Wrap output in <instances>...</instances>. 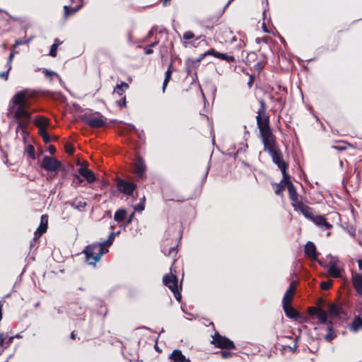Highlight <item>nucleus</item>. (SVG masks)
Wrapping results in <instances>:
<instances>
[{"instance_id":"obj_1","label":"nucleus","mask_w":362,"mask_h":362,"mask_svg":"<svg viewBox=\"0 0 362 362\" xmlns=\"http://www.w3.org/2000/svg\"><path fill=\"white\" fill-rule=\"evenodd\" d=\"M35 95L33 91L24 89L16 93L11 98L8 105V114L13 117L17 124L16 132L19 134L24 142L28 136L27 127L31 119V114L28 111L30 99Z\"/></svg>"},{"instance_id":"obj_2","label":"nucleus","mask_w":362,"mask_h":362,"mask_svg":"<svg viewBox=\"0 0 362 362\" xmlns=\"http://www.w3.org/2000/svg\"><path fill=\"white\" fill-rule=\"evenodd\" d=\"M115 235L114 232H111L105 241L93 243L86 247L83 252L86 255V261L88 264L95 265L100 259L102 255L108 252L105 247H109L112 244Z\"/></svg>"},{"instance_id":"obj_3","label":"nucleus","mask_w":362,"mask_h":362,"mask_svg":"<svg viewBox=\"0 0 362 362\" xmlns=\"http://www.w3.org/2000/svg\"><path fill=\"white\" fill-rule=\"evenodd\" d=\"M207 55H213L215 57L220 59L221 60L226 61L227 62H235V57L233 55H228L226 53H221L218 51H216L214 49H211L210 50L202 54L199 57L195 59H188L186 62V71L188 74H191L193 71H194L197 67L199 66V62Z\"/></svg>"},{"instance_id":"obj_4","label":"nucleus","mask_w":362,"mask_h":362,"mask_svg":"<svg viewBox=\"0 0 362 362\" xmlns=\"http://www.w3.org/2000/svg\"><path fill=\"white\" fill-rule=\"evenodd\" d=\"M260 107L257 112L256 117L257 127L259 129V132L272 129L269 126V119L266 114V103L263 99L259 100Z\"/></svg>"},{"instance_id":"obj_5","label":"nucleus","mask_w":362,"mask_h":362,"mask_svg":"<svg viewBox=\"0 0 362 362\" xmlns=\"http://www.w3.org/2000/svg\"><path fill=\"white\" fill-rule=\"evenodd\" d=\"M81 120L92 128H100L105 125L106 119L99 112L81 115Z\"/></svg>"},{"instance_id":"obj_6","label":"nucleus","mask_w":362,"mask_h":362,"mask_svg":"<svg viewBox=\"0 0 362 362\" xmlns=\"http://www.w3.org/2000/svg\"><path fill=\"white\" fill-rule=\"evenodd\" d=\"M163 284L169 288L174 293V296L177 301H180L182 298L181 293L178 291L177 278L175 274H166L163 279Z\"/></svg>"},{"instance_id":"obj_7","label":"nucleus","mask_w":362,"mask_h":362,"mask_svg":"<svg viewBox=\"0 0 362 362\" xmlns=\"http://www.w3.org/2000/svg\"><path fill=\"white\" fill-rule=\"evenodd\" d=\"M211 344L216 347L225 349H235L234 343L226 337L221 336L218 332H216L212 337Z\"/></svg>"},{"instance_id":"obj_8","label":"nucleus","mask_w":362,"mask_h":362,"mask_svg":"<svg viewBox=\"0 0 362 362\" xmlns=\"http://www.w3.org/2000/svg\"><path fill=\"white\" fill-rule=\"evenodd\" d=\"M262 142L264 146V151L275 148L279 146L276 142V138L273 134L272 129H268L264 132H259Z\"/></svg>"},{"instance_id":"obj_9","label":"nucleus","mask_w":362,"mask_h":362,"mask_svg":"<svg viewBox=\"0 0 362 362\" xmlns=\"http://www.w3.org/2000/svg\"><path fill=\"white\" fill-rule=\"evenodd\" d=\"M40 166L47 171L54 172L62 167V163L54 157L45 156Z\"/></svg>"},{"instance_id":"obj_10","label":"nucleus","mask_w":362,"mask_h":362,"mask_svg":"<svg viewBox=\"0 0 362 362\" xmlns=\"http://www.w3.org/2000/svg\"><path fill=\"white\" fill-rule=\"evenodd\" d=\"M266 152L270 155L273 163L276 165L279 168L288 164L284 159V155L279 146L269 149Z\"/></svg>"},{"instance_id":"obj_11","label":"nucleus","mask_w":362,"mask_h":362,"mask_svg":"<svg viewBox=\"0 0 362 362\" xmlns=\"http://www.w3.org/2000/svg\"><path fill=\"white\" fill-rule=\"evenodd\" d=\"M117 189L122 194L129 196L132 195L136 189V185L134 182L124 179H119L117 182Z\"/></svg>"},{"instance_id":"obj_12","label":"nucleus","mask_w":362,"mask_h":362,"mask_svg":"<svg viewBox=\"0 0 362 362\" xmlns=\"http://www.w3.org/2000/svg\"><path fill=\"white\" fill-rule=\"evenodd\" d=\"M310 315L316 316L318 320V324L328 325L327 313L321 308L312 307L309 309Z\"/></svg>"},{"instance_id":"obj_13","label":"nucleus","mask_w":362,"mask_h":362,"mask_svg":"<svg viewBox=\"0 0 362 362\" xmlns=\"http://www.w3.org/2000/svg\"><path fill=\"white\" fill-rule=\"evenodd\" d=\"M146 171V167L144 160L142 158L139 157L134 164V173L138 179H144L145 177V173Z\"/></svg>"},{"instance_id":"obj_14","label":"nucleus","mask_w":362,"mask_h":362,"mask_svg":"<svg viewBox=\"0 0 362 362\" xmlns=\"http://www.w3.org/2000/svg\"><path fill=\"white\" fill-rule=\"evenodd\" d=\"M312 221L322 230H329L332 228V225L328 223L326 218L322 215H315Z\"/></svg>"},{"instance_id":"obj_15","label":"nucleus","mask_w":362,"mask_h":362,"mask_svg":"<svg viewBox=\"0 0 362 362\" xmlns=\"http://www.w3.org/2000/svg\"><path fill=\"white\" fill-rule=\"evenodd\" d=\"M170 243V240L167 239L165 240L163 245L161 247V252L165 255V256H173L174 258L176 257L177 250V246L173 245L168 247Z\"/></svg>"},{"instance_id":"obj_16","label":"nucleus","mask_w":362,"mask_h":362,"mask_svg":"<svg viewBox=\"0 0 362 362\" xmlns=\"http://www.w3.org/2000/svg\"><path fill=\"white\" fill-rule=\"evenodd\" d=\"M305 255L312 259L317 260L318 254L316 251V247L313 242L308 241L304 248Z\"/></svg>"},{"instance_id":"obj_17","label":"nucleus","mask_w":362,"mask_h":362,"mask_svg":"<svg viewBox=\"0 0 362 362\" xmlns=\"http://www.w3.org/2000/svg\"><path fill=\"white\" fill-rule=\"evenodd\" d=\"M78 174L84 177L88 183H92L95 180L94 173L86 167H81L78 169Z\"/></svg>"},{"instance_id":"obj_18","label":"nucleus","mask_w":362,"mask_h":362,"mask_svg":"<svg viewBox=\"0 0 362 362\" xmlns=\"http://www.w3.org/2000/svg\"><path fill=\"white\" fill-rule=\"evenodd\" d=\"M48 225V216L46 214L41 216L40 224L36 230V236L40 237L47 231Z\"/></svg>"},{"instance_id":"obj_19","label":"nucleus","mask_w":362,"mask_h":362,"mask_svg":"<svg viewBox=\"0 0 362 362\" xmlns=\"http://www.w3.org/2000/svg\"><path fill=\"white\" fill-rule=\"evenodd\" d=\"M173 362H191L189 358L184 356L181 351L175 349L169 357Z\"/></svg>"},{"instance_id":"obj_20","label":"nucleus","mask_w":362,"mask_h":362,"mask_svg":"<svg viewBox=\"0 0 362 362\" xmlns=\"http://www.w3.org/2000/svg\"><path fill=\"white\" fill-rule=\"evenodd\" d=\"M353 284L357 293L362 295V274H355L352 277Z\"/></svg>"},{"instance_id":"obj_21","label":"nucleus","mask_w":362,"mask_h":362,"mask_svg":"<svg viewBox=\"0 0 362 362\" xmlns=\"http://www.w3.org/2000/svg\"><path fill=\"white\" fill-rule=\"evenodd\" d=\"M283 309L286 315L289 318H295L298 317V312L291 305V303H282Z\"/></svg>"},{"instance_id":"obj_22","label":"nucleus","mask_w":362,"mask_h":362,"mask_svg":"<svg viewBox=\"0 0 362 362\" xmlns=\"http://www.w3.org/2000/svg\"><path fill=\"white\" fill-rule=\"evenodd\" d=\"M341 272H342V269L337 267L335 262H329V274L332 276H333L334 278L341 277Z\"/></svg>"},{"instance_id":"obj_23","label":"nucleus","mask_w":362,"mask_h":362,"mask_svg":"<svg viewBox=\"0 0 362 362\" xmlns=\"http://www.w3.org/2000/svg\"><path fill=\"white\" fill-rule=\"evenodd\" d=\"M34 124L38 127L39 129L41 128L46 129L49 124V119L43 116H38L34 119Z\"/></svg>"},{"instance_id":"obj_24","label":"nucleus","mask_w":362,"mask_h":362,"mask_svg":"<svg viewBox=\"0 0 362 362\" xmlns=\"http://www.w3.org/2000/svg\"><path fill=\"white\" fill-rule=\"evenodd\" d=\"M298 212L301 213L305 218L310 221H313V217L315 216V215L313 213V209L308 206L304 205L302 208H300V209L298 210Z\"/></svg>"},{"instance_id":"obj_25","label":"nucleus","mask_w":362,"mask_h":362,"mask_svg":"<svg viewBox=\"0 0 362 362\" xmlns=\"http://www.w3.org/2000/svg\"><path fill=\"white\" fill-rule=\"evenodd\" d=\"M327 329V332L325 335L324 338L326 341H331L332 340L337 337V334L334 330L332 322L331 321H329Z\"/></svg>"},{"instance_id":"obj_26","label":"nucleus","mask_w":362,"mask_h":362,"mask_svg":"<svg viewBox=\"0 0 362 362\" xmlns=\"http://www.w3.org/2000/svg\"><path fill=\"white\" fill-rule=\"evenodd\" d=\"M362 328V319L360 316H356L350 325L349 329L353 332H357Z\"/></svg>"},{"instance_id":"obj_27","label":"nucleus","mask_w":362,"mask_h":362,"mask_svg":"<svg viewBox=\"0 0 362 362\" xmlns=\"http://www.w3.org/2000/svg\"><path fill=\"white\" fill-rule=\"evenodd\" d=\"M288 167V164H287L286 165H283L282 167L279 168V170H281V172L282 173V176H283L281 182H283V183L286 185V186L289 185L290 183H292L290 180V176L288 175V174L286 172Z\"/></svg>"},{"instance_id":"obj_28","label":"nucleus","mask_w":362,"mask_h":362,"mask_svg":"<svg viewBox=\"0 0 362 362\" xmlns=\"http://www.w3.org/2000/svg\"><path fill=\"white\" fill-rule=\"evenodd\" d=\"M82 5H78L75 7L71 8L69 6H64V16L66 18L69 16L75 13L78 10H80L82 8Z\"/></svg>"},{"instance_id":"obj_29","label":"nucleus","mask_w":362,"mask_h":362,"mask_svg":"<svg viewBox=\"0 0 362 362\" xmlns=\"http://www.w3.org/2000/svg\"><path fill=\"white\" fill-rule=\"evenodd\" d=\"M127 216V211L124 209H119L115 213L114 219L117 222H121L124 220Z\"/></svg>"},{"instance_id":"obj_30","label":"nucleus","mask_w":362,"mask_h":362,"mask_svg":"<svg viewBox=\"0 0 362 362\" xmlns=\"http://www.w3.org/2000/svg\"><path fill=\"white\" fill-rule=\"evenodd\" d=\"M290 199L291 201V205L296 211H298V210L304 206L298 196L290 198Z\"/></svg>"},{"instance_id":"obj_31","label":"nucleus","mask_w":362,"mask_h":362,"mask_svg":"<svg viewBox=\"0 0 362 362\" xmlns=\"http://www.w3.org/2000/svg\"><path fill=\"white\" fill-rule=\"evenodd\" d=\"M129 87L128 84L125 82H122L120 84H117L114 91L119 95L123 96L125 90Z\"/></svg>"},{"instance_id":"obj_32","label":"nucleus","mask_w":362,"mask_h":362,"mask_svg":"<svg viewBox=\"0 0 362 362\" xmlns=\"http://www.w3.org/2000/svg\"><path fill=\"white\" fill-rule=\"evenodd\" d=\"M171 66H172V65L170 64L168 69H167V71H165V79H164V81H163V87H162L163 93L165 92V88H166V87L168 86V82L170 80L171 76H172V71L170 69Z\"/></svg>"},{"instance_id":"obj_33","label":"nucleus","mask_w":362,"mask_h":362,"mask_svg":"<svg viewBox=\"0 0 362 362\" xmlns=\"http://www.w3.org/2000/svg\"><path fill=\"white\" fill-rule=\"evenodd\" d=\"M69 204L72 208L78 210H83L87 206V203L83 201H74L72 202H70Z\"/></svg>"},{"instance_id":"obj_34","label":"nucleus","mask_w":362,"mask_h":362,"mask_svg":"<svg viewBox=\"0 0 362 362\" xmlns=\"http://www.w3.org/2000/svg\"><path fill=\"white\" fill-rule=\"evenodd\" d=\"M275 105L278 106L280 111H282L286 105V98L279 96L275 99Z\"/></svg>"},{"instance_id":"obj_35","label":"nucleus","mask_w":362,"mask_h":362,"mask_svg":"<svg viewBox=\"0 0 362 362\" xmlns=\"http://www.w3.org/2000/svg\"><path fill=\"white\" fill-rule=\"evenodd\" d=\"M38 133L40 136L42 138V140L45 144H49L50 142L51 139L49 134H47L46 129L41 128L40 129L38 130Z\"/></svg>"},{"instance_id":"obj_36","label":"nucleus","mask_w":362,"mask_h":362,"mask_svg":"<svg viewBox=\"0 0 362 362\" xmlns=\"http://www.w3.org/2000/svg\"><path fill=\"white\" fill-rule=\"evenodd\" d=\"M25 153L33 160L35 159V148L33 145L28 144L25 148Z\"/></svg>"},{"instance_id":"obj_37","label":"nucleus","mask_w":362,"mask_h":362,"mask_svg":"<svg viewBox=\"0 0 362 362\" xmlns=\"http://www.w3.org/2000/svg\"><path fill=\"white\" fill-rule=\"evenodd\" d=\"M286 187H287L286 185L284 184L283 182L273 185V188L277 195H281Z\"/></svg>"},{"instance_id":"obj_38","label":"nucleus","mask_w":362,"mask_h":362,"mask_svg":"<svg viewBox=\"0 0 362 362\" xmlns=\"http://www.w3.org/2000/svg\"><path fill=\"white\" fill-rule=\"evenodd\" d=\"M145 196H143V197L140 198L139 204L134 205L133 208L136 211H142L145 209Z\"/></svg>"},{"instance_id":"obj_39","label":"nucleus","mask_w":362,"mask_h":362,"mask_svg":"<svg viewBox=\"0 0 362 362\" xmlns=\"http://www.w3.org/2000/svg\"><path fill=\"white\" fill-rule=\"evenodd\" d=\"M293 299V291H291V288H288L284 296L282 303H291Z\"/></svg>"},{"instance_id":"obj_40","label":"nucleus","mask_w":362,"mask_h":362,"mask_svg":"<svg viewBox=\"0 0 362 362\" xmlns=\"http://www.w3.org/2000/svg\"><path fill=\"white\" fill-rule=\"evenodd\" d=\"M287 188L289 194V198H293L298 196L296 192V189L293 185V183H290V185L287 186Z\"/></svg>"},{"instance_id":"obj_41","label":"nucleus","mask_w":362,"mask_h":362,"mask_svg":"<svg viewBox=\"0 0 362 362\" xmlns=\"http://www.w3.org/2000/svg\"><path fill=\"white\" fill-rule=\"evenodd\" d=\"M329 312L333 315H338L340 313V308L335 304H331L329 307Z\"/></svg>"},{"instance_id":"obj_42","label":"nucleus","mask_w":362,"mask_h":362,"mask_svg":"<svg viewBox=\"0 0 362 362\" xmlns=\"http://www.w3.org/2000/svg\"><path fill=\"white\" fill-rule=\"evenodd\" d=\"M57 48H58L57 44V45L52 44L51 45L50 50H49V55L51 57H55L57 56Z\"/></svg>"},{"instance_id":"obj_43","label":"nucleus","mask_w":362,"mask_h":362,"mask_svg":"<svg viewBox=\"0 0 362 362\" xmlns=\"http://www.w3.org/2000/svg\"><path fill=\"white\" fill-rule=\"evenodd\" d=\"M28 45L29 44V40H26V39L25 38H21V39H18L16 41L15 44H14V47H16L19 45Z\"/></svg>"},{"instance_id":"obj_44","label":"nucleus","mask_w":362,"mask_h":362,"mask_svg":"<svg viewBox=\"0 0 362 362\" xmlns=\"http://www.w3.org/2000/svg\"><path fill=\"white\" fill-rule=\"evenodd\" d=\"M65 151L68 154L72 155L74 152V148L71 144H66Z\"/></svg>"},{"instance_id":"obj_45","label":"nucleus","mask_w":362,"mask_h":362,"mask_svg":"<svg viewBox=\"0 0 362 362\" xmlns=\"http://www.w3.org/2000/svg\"><path fill=\"white\" fill-rule=\"evenodd\" d=\"M7 338V333H0V346H3L6 344V340Z\"/></svg>"},{"instance_id":"obj_46","label":"nucleus","mask_w":362,"mask_h":362,"mask_svg":"<svg viewBox=\"0 0 362 362\" xmlns=\"http://www.w3.org/2000/svg\"><path fill=\"white\" fill-rule=\"evenodd\" d=\"M194 35L192 31H187L183 34V38L186 40L194 38Z\"/></svg>"},{"instance_id":"obj_47","label":"nucleus","mask_w":362,"mask_h":362,"mask_svg":"<svg viewBox=\"0 0 362 362\" xmlns=\"http://www.w3.org/2000/svg\"><path fill=\"white\" fill-rule=\"evenodd\" d=\"M332 286L330 281H322L320 284V287L323 290H328Z\"/></svg>"},{"instance_id":"obj_48","label":"nucleus","mask_w":362,"mask_h":362,"mask_svg":"<svg viewBox=\"0 0 362 362\" xmlns=\"http://www.w3.org/2000/svg\"><path fill=\"white\" fill-rule=\"evenodd\" d=\"M11 69H8V66H7V70L0 73V78L7 81L8 78V73Z\"/></svg>"},{"instance_id":"obj_49","label":"nucleus","mask_w":362,"mask_h":362,"mask_svg":"<svg viewBox=\"0 0 362 362\" xmlns=\"http://www.w3.org/2000/svg\"><path fill=\"white\" fill-rule=\"evenodd\" d=\"M117 105L119 107H123L126 106V97L125 96H122V98L119 100L117 101Z\"/></svg>"},{"instance_id":"obj_50","label":"nucleus","mask_w":362,"mask_h":362,"mask_svg":"<svg viewBox=\"0 0 362 362\" xmlns=\"http://www.w3.org/2000/svg\"><path fill=\"white\" fill-rule=\"evenodd\" d=\"M298 337H296L294 339V344L293 346H289L290 350L294 353L298 348Z\"/></svg>"},{"instance_id":"obj_51","label":"nucleus","mask_w":362,"mask_h":362,"mask_svg":"<svg viewBox=\"0 0 362 362\" xmlns=\"http://www.w3.org/2000/svg\"><path fill=\"white\" fill-rule=\"evenodd\" d=\"M44 73L45 74V76H55L59 78V76L56 72L52 71L45 69Z\"/></svg>"},{"instance_id":"obj_52","label":"nucleus","mask_w":362,"mask_h":362,"mask_svg":"<svg viewBox=\"0 0 362 362\" xmlns=\"http://www.w3.org/2000/svg\"><path fill=\"white\" fill-rule=\"evenodd\" d=\"M34 235H35L34 238H33V240L30 243V247L31 249L35 247L37 240L40 238V237H37L36 236V232H35Z\"/></svg>"},{"instance_id":"obj_53","label":"nucleus","mask_w":362,"mask_h":362,"mask_svg":"<svg viewBox=\"0 0 362 362\" xmlns=\"http://www.w3.org/2000/svg\"><path fill=\"white\" fill-rule=\"evenodd\" d=\"M158 31V28L156 26L153 27L148 33L147 37H151L155 33Z\"/></svg>"},{"instance_id":"obj_54","label":"nucleus","mask_w":362,"mask_h":362,"mask_svg":"<svg viewBox=\"0 0 362 362\" xmlns=\"http://www.w3.org/2000/svg\"><path fill=\"white\" fill-rule=\"evenodd\" d=\"M221 354L223 358H230L232 356V354L228 351H221Z\"/></svg>"},{"instance_id":"obj_55","label":"nucleus","mask_w":362,"mask_h":362,"mask_svg":"<svg viewBox=\"0 0 362 362\" xmlns=\"http://www.w3.org/2000/svg\"><path fill=\"white\" fill-rule=\"evenodd\" d=\"M14 57V53H11L8 56L7 66H8V69H11V62Z\"/></svg>"},{"instance_id":"obj_56","label":"nucleus","mask_w":362,"mask_h":362,"mask_svg":"<svg viewBox=\"0 0 362 362\" xmlns=\"http://www.w3.org/2000/svg\"><path fill=\"white\" fill-rule=\"evenodd\" d=\"M144 53L147 55L151 54L153 52L152 47H149V45L148 47H144Z\"/></svg>"},{"instance_id":"obj_57","label":"nucleus","mask_w":362,"mask_h":362,"mask_svg":"<svg viewBox=\"0 0 362 362\" xmlns=\"http://www.w3.org/2000/svg\"><path fill=\"white\" fill-rule=\"evenodd\" d=\"M48 151L50 154H54L56 152V148L53 145H49L48 147Z\"/></svg>"},{"instance_id":"obj_58","label":"nucleus","mask_w":362,"mask_h":362,"mask_svg":"<svg viewBox=\"0 0 362 362\" xmlns=\"http://www.w3.org/2000/svg\"><path fill=\"white\" fill-rule=\"evenodd\" d=\"M254 83V76L252 75L250 76L249 81L247 82V86L250 88Z\"/></svg>"},{"instance_id":"obj_59","label":"nucleus","mask_w":362,"mask_h":362,"mask_svg":"<svg viewBox=\"0 0 362 362\" xmlns=\"http://www.w3.org/2000/svg\"><path fill=\"white\" fill-rule=\"evenodd\" d=\"M13 339H14L13 336V337H8V338L6 340V346H8L12 343Z\"/></svg>"},{"instance_id":"obj_60","label":"nucleus","mask_w":362,"mask_h":362,"mask_svg":"<svg viewBox=\"0 0 362 362\" xmlns=\"http://www.w3.org/2000/svg\"><path fill=\"white\" fill-rule=\"evenodd\" d=\"M134 217V213H132L127 221V225H129L132 223Z\"/></svg>"},{"instance_id":"obj_61","label":"nucleus","mask_w":362,"mask_h":362,"mask_svg":"<svg viewBox=\"0 0 362 362\" xmlns=\"http://www.w3.org/2000/svg\"><path fill=\"white\" fill-rule=\"evenodd\" d=\"M255 67H256V69L257 70H262L264 67V64H262V63L260 62H258L256 65H255Z\"/></svg>"},{"instance_id":"obj_62","label":"nucleus","mask_w":362,"mask_h":362,"mask_svg":"<svg viewBox=\"0 0 362 362\" xmlns=\"http://www.w3.org/2000/svg\"><path fill=\"white\" fill-rule=\"evenodd\" d=\"M288 288H291V291H293L296 288V282L294 281L290 284Z\"/></svg>"},{"instance_id":"obj_63","label":"nucleus","mask_w":362,"mask_h":362,"mask_svg":"<svg viewBox=\"0 0 362 362\" xmlns=\"http://www.w3.org/2000/svg\"><path fill=\"white\" fill-rule=\"evenodd\" d=\"M62 43V42H61V41L59 40V39H58V38H55V39H54V43H53V44H54V45H57V46L59 47Z\"/></svg>"},{"instance_id":"obj_64","label":"nucleus","mask_w":362,"mask_h":362,"mask_svg":"<svg viewBox=\"0 0 362 362\" xmlns=\"http://www.w3.org/2000/svg\"><path fill=\"white\" fill-rule=\"evenodd\" d=\"M358 268L360 270H362V261L361 260H358Z\"/></svg>"}]
</instances>
